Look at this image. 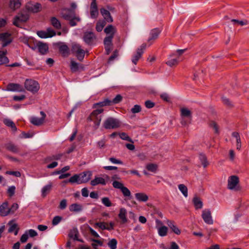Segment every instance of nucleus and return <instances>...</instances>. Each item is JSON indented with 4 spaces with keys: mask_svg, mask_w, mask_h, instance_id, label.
<instances>
[{
    "mask_svg": "<svg viewBox=\"0 0 249 249\" xmlns=\"http://www.w3.org/2000/svg\"><path fill=\"white\" fill-rule=\"evenodd\" d=\"M41 118L37 117H32L30 119L31 123L35 125H40L42 124L44 122V119L46 117V114L43 111L40 112Z\"/></svg>",
    "mask_w": 249,
    "mask_h": 249,
    "instance_id": "15",
    "label": "nucleus"
},
{
    "mask_svg": "<svg viewBox=\"0 0 249 249\" xmlns=\"http://www.w3.org/2000/svg\"><path fill=\"white\" fill-rule=\"evenodd\" d=\"M7 52L6 50H0V65L9 62V59L6 56Z\"/></svg>",
    "mask_w": 249,
    "mask_h": 249,
    "instance_id": "24",
    "label": "nucleus"
},
{
    "mask_svg": "<svg viewBox=\"0 0 249 249\" xmlns=\"http://www.w3.org/2000/svg\"><path fill=\"white\" fill-rule=\"evenodd\" d=\"M121 139L124 140H125L128 142H132L131 139L126 134V133L122 132L119 134Z\"/></svg>",
    "mask_w": 249,
    "mask_h": 249,
    "instance_id": "52",
    "label": "nucleus"
},
{
    "mask_svg": "<svg viewBox=\"0 0 249 249\" xmlns=\"http://www.w3.org/2000/svg\"><path fill=\"white\" fill-rule=\"evenodd\" d=\"M126 214H127L126 210L124 208H121L120 209V212H119V213L118 214V216H119V218L121 220L122 222L123 223H125L127 221Z\"/></svg>",
    "mask_w": 249,
    "mask_h": 249,
    "instance_id": "25",
    "label": "nucleus"
},
{
    "mask_svg": "<svg viewBox=\"0 0 249 249\" xmlns=\"http://www.w3.org/2000/svg\"><path fill=\"white\" fill-rule=\"evenodd\" d=\"M52 187V184L49 182V184L44 186L41 189L42 196H45L46 194L50 191Z\"/></svg>",
    "mask_w": 249,
    "mask_h": 249,
    "instance_id": "37",
    "label": "nucleus"
},
{
    "mask_svg": "<svg viewBox=\"0 0 249 249\" xmlns=\"http://www.w3.org/2000/svg\"><path fill=\"white\" fill-rule=\"evenodd\" d=\"M37 35L40 38H46L52 37L56 35L55 32L51 28H48L46 31H39L37 32Z\"/></svg>",
    "mask_w": 249,
    "mask_h": 249,
    "instance_id": "9",
    "label": "nucleus"
},
{
    "mask_svg": "<svg viewBox=\"0 0 249 249\" xmlns=\"http://www.w3.org/2000/svg\"><path fill=\"white\" fill-rule=\"evenodd\" d=\"M167 224L172 231L176 234L179 235L181 233L180 230L173 221L168 220Z\"/></svg>",
    "mask_w": 249,
    "mask_h": 249,
    "instance_id": "26",
    "label": "nucleus"
},
{
    "mask_svg": "<svg viewBox=\"0 0 249 249\" xmlns=\"http://www.w3.org/2000/svg\"><path fill=\"white\" fill-rule=\"evenodd\" d=\"M117 241L115 239H112L109 241L107 243L108 246L111 249H116L117 248Z\"/></svg>",
    "mask_w": 249,
    "mask_h": 249,
    "instance_id": "43",
    "label": "nucleus"
},
{
    "mask_svg": "<svg viewBox=\"0 0 249 249\" xmlns=\"http://www.w3.org/2000/svg\"><path fill=\"white\" fill-rule=\"evenodd\" d=\"M8 231L9 232H14V234L17 235L18 231V229L17 228V225L16 224H12L11 225L8 230Z\"/></svg>",
    "mask_w": 249,
    "mask_h": 249,
    "instance_id": "45",
    "label": "nucleus"
},
{
    "mask_svg": "<svg viewBox=\"0 0 249 249\" xmlns=\"http://www.w3.org/2000/svg\"><path fill=\"white\" fill-rule=\"evenodd\" d=\"M131 111L133 113H137L141 111V107L139 105H136L131 109Z\"/></svg>",
    "mask_w": 249,
    "mask_h": 249,
    "instance_id": "55",
    "label": "nucleus"
},
{
    "mask_svg": "<svg viewBox=\"0 0 249 249\" xmlns=\"http://www.w3.org/2000/svg\"><path fill=\"white\" fill-rule=\"evenodd\" d=\"M83 183H87L90 180L92 176V172L91 171H86L79 174Z\"/></svg>",
    "mask_w": 249,
    "mask_h": 249,
    "instance_id": "16",
    "label": "nucleus"
},
{
    "mask_svg": "<svg viewBox=\"0 0 249 249\" xmlns=\"http://www.w3.org/2000/svg\"><path fill=\"white\" fill-rule=\"evenodd\" d=\"M181 114L182 117L188 118H191L192 117L191 111L186 108L181 109Z\"/></svg>",
    "mask_w": 249,
    "mask_h": 249,
    "instance_id": "40",
    "label": "nucleus"
},
{
    "mask_svg": "<svg viewBox=\"0 0 249 249\" xmlns=\"http://www.w3.org/2000/svg\"><path fill=\"white\" fill-rule=\"evenodd\" d=\"M67 206V202L66 199L62 200L59 204V208L61 210L65 209Z\"/></svg>",
    "mask_w": 249,
    "mask_h": 249,
    "instance_id": "60",
    "label": "nucleus"
},
{
    "mask_svg": "<svg viewBox=\"0 0 249 249\" xmlns=\"http://www.w3.org/2000/svg\"><path fill=\"white\" fill-rule=\"evenodd\" d=\"M28 239V235L27 234V232H25V233L22 234L21 236L20 241L21 243H25Z\"/></svg>",
    "mask_w": 249,
    "mask_h": 249,
    "instance_id": "62",
    "label": "nucleus"
},
{
    "mask_svg": "<svg viewBox=\"0 0 249 249\" xmlns=\"http://www.w3.org/2000/svg\"><path fill=\"white\" fill-rule=\"evenodd\" d=\"M103 109L102 108L96 109L92 111L90 116L88 117V121L93 122L95 129L98 128L102 120V115L101 114L103 112Z\"/></svg>",
    "mask_w": 249,
    "mask_h": 249,
    "instance_id": "2",
    "label": "nucleus"
},
{
    "mask_svg": "<svg viewBox=\"0 0 249 249\" xmlns=\"http://www.w3.org/2000/svg\"><path fill=\"white\" fill-rule=\"evenodd\" d=\"M199 159L204 167H206L208 165V162L205 155L200 154L199 156Z\"/></svg>",
    "mask_w": 249,
    "mask_h": 249,
    "instance_id": "41",
    "label": "nucleus"
},
{
    "mask_svg": "<svg viewBox=\"0 0 249 249\" xmlns=\"http://www.w3.org/2000/svg\"><path fill=\"white\" fill-rule=\"evenodd\" d=\"M100 12L106 21L108 22H111L113 21V19L111 17L109 11L104 8H102L101 9Z\"/></svg>",
    "mask_w": 249,
    "mask_h": 249,
    "instance_id": "27",
    "label": "nucleus"
},
{
    "mask_svg": "<svg viewBox=\"0 0 249 249\" xmlns=\"http://www.w3.org/2000/svg\"><path fill=\"white\" fill-rule=\"evenodd\" d=\"M102 202L106 207H110L111 206V202L107 197L102 198Z\"/></svg>",
    "mask_w": 249,
    "mask_h": 249,
    "instance_id": "51",
    "label": "nucleus"
},
{
    "mask_svg": "<svg viewBox=\"0 0 249 249\" xmlns=\"http://www.w3.org/2000/svg\"><path fill=\"white\" fill-rule=\"evenodd\" d=\"M24 86L27 90L33 93L37 92L40 89L38 83L32 79H26L24 83Z\"/></svg>",
    "mask_w": 249,
    "mask_h": 249,
    "instance_id": "3",
    "label": "nucleus"
},
{
    "mask_svg": "<svg viewBox=\"0 0 249 249\" xmlns=\"http://www.w3.org/2000/svg\"><path fill=\"white\" fill-rule=\"evenodd\" d=\"M103 125L106 129H115L120 127V122L117 119L109 117L104 121Z\"/></svg>",
    "mask_w": 249,
    "mask_h": 249,
    "instance_id": "4",
    "label": "nucleus"
},
{
    "mask_svg": "<svg viewBox=\"0 0 249 249\" xmlns=\"http://www.w3.org/2000/svg\"><path fill=\"white\" fill-rule=\"evenodd\" d=\"M121 191L124 197H127L128 198L131 197V192L127 188L124 186L121 190Z\"/></svg>",
    "mask_w": 249,
    "mask_h": 249,
    "instance_id": "44",
    "label": "nucleus"
},
{
    "mask_svg": "<svg viewBox=\"0 0 249 249\" xmlns=\"http://www.w3.org/2000/svg\"><path fill=\"white\" fill-rule=\"evenodd\" d=\"M72 51L76 54L78 60L82 61L83 59L85 51L82 49L79 44L73 43L72 45Z\"/></svg>",
    "mask_w": 249,
    "mask_h": 249,
    "instance_id": "7",
    "label": "nucleus"
},
{
    "mask_svg": "<svg viewBox=\"0 0 249 249\" xmlns=\"http://www.w3.org/2000/svg\"><path fill=\"white\" fill-rule=\"evenodd\" d=\"M28 18L29 15L27 13H20L15 18L13 24L17 27H20V23L26 21Z\"/></svg>",
    "mask_w": 249,
    "mask_h": 249,
    "instance_id": "10",
    "label": "nucleus"
},
{
    "mask_svg": "<svg viewBox=\"0 0 249 249\" xmlns=\"http://www.w3.org/2000/svg\"><path fill=\"white\" fill-rule=\"evenodd\" d=\"M110 105L111 100H109L108 99H106L102 102H100L94 104L93 107L96 108L97 107V106L104 107L106 106H109Z\"/></svg>",
    "mask_w": 249,
    "mask_h": 249,
    "instance_id": "35",
    "label": "nucleus"
},
{
    "mask_svg": "<svg viewBox=\"0 0 249 249\" xmlns=\"http://www.w3.org/2000/svg\"><path fill=\"white\" fill-rule=\"evenodd\" d=\"M155 228L158 231V233L160 236L164 237L167 235L168 232V228L163 225L161 221L156 219L155 220Z\"/></svg>",
    "mask_w": 249,
    "mask_h": 249,
    "instance_id": "6",
    "label": "nucleus"
},
{
    "mask_svg": "<svg viewBox=\"0 0 249 249\" xmlns=\"http://www.w3.org/2000/svg\"><path fill=\"white\" fill-rule=\"evenodd\" d=\"M11 213V210L8 207V203L5 202L0 206V215L5 216Z\"/></svg>",
    "mask_w": 249,
    "mask_h": 249,
    "instance_id": "18",
    "label": "nucleus"
},
{
    "mask_svg": "<svg viewBox=\"0 0 249 249\" xmlns=\"http://www.w3.org/2000/svg\"><path fill=\"white\" fill-rule=\"evenodd\" d=\"M145 45L142 44L137 49L136 53L134 54L132 58V62L134 64L136 65L137 61L142 57V54L143 53L144 50L145 48Z\"/></svg>",
    "mask_w": 249,
    "mask_h": 249,
    "instance_id": "13",
    "label": "nucleus"
},
{
    "mask_svg": "<svg viewBox=\"0 0 249 249\" xmlns=\"http://www.w3.org/2000/svg\"><path fill=\"white\" fill-rule=\"evenodd\" d=\"M62 155L61 154H57L55 155H53L52 157H48L46 159V162H48L49 161H51L52 160H58L60 159Z\"/></svg>",
    "mask_w": 249,
    "mask_h": 249,
    "instance_id": "58",
    "label": "nucleus"
},
{
    "mask_svg": "<svg viewBox=\"0 0 249 249\" xmlns=\"http://www.w3.org/2000/svg\"><path fill=\"white\" fill-rule=\"evenodd\" d=\"M41 8V5L39 3H28L26 5L27 9L32 12L36 13L38 12Z\"/></svg>",
    "mask_w": 249,
    "mask_h": 249,
    "instance_id": "19",
    "label": "nucleus"
},
{
    "mask_svg": "<svg viewBox=\"0 0 249 249\" xmlns=\"http://www.w3.org/2000/svg\"><path fill=\"white\" fill-rule=\"evenodd\" d=\"M113 37L112 36H107L104 39L105 45H112V40Z\"/></svg>",
    "mask_w": 249,
    "mask_h": 249,
    "instance_id": "53",
    "label": "nucleus"
},
{
    "mask_svg": "<svg viewBox=\"0 0 249 249\" xmlns=\"http://www.w3.org/2000/svg\"><path fill=\"white\" fill-rule=\"evenodd\" d=\"M178 188L179 190L182 194L185 197H188V189L187 187L183 184L178 185Z\"/></svg>",
    "mask_w": 249,
    "mask_h": 249,
    "instance_id": "36",
    "label": "nucleus"
},
{
    "mask_svg": "<svg viewBox=\"0 0 249 249\" xmlns=\"http://www.w3.org/2000/svg\"><path fill=\"white\" fill-rule=\"evenodd\" d=\"M104 32L107 36H112L113 37L116 32L115 28L111 25L107 26L104 30Z\"/></svg>",
    "mask_w": 249,
    "mask_h": 249,
    "instance_id": "30",
    "label": "nucleus"
},
{
    "mask_svg": "<svg viewBox=\"0 0 249 249\" xmlns=\"http://www.w3.org/2000/svg\"><path fill=\"white\" fill-rule=\"evenodd\" d=\"M122 99V96L120 95H117L112 100H111V105L119 103L121 101Z\"/></svg>",
    "mask_w": 249,
    "mask_h": 249,
    "instance_id": "54",
    "label": "nucleus"
},
{
    "mask_svg": "<svg viewBox=\"0 0 249 249\" xmlns=\"http://www.w3.org/2000/svg\"><path fill=\"white\" fill-rule=\"evenodd\" d=\"M12 41L11 34L8 33H3L0 34V42L2 43L3 47H6Z\"/></svg>",
    "mask_w": 249,
    "mask_h": 249,
    "instance_id": "12",
    "label": "nucleus"
},
{
    "mask_svg": "<svg viewBox=\"0 0 249 249\" xmlns=\"http://www.w3.org/2000/svg\"><path fill=\"white\" fill-rule=\"evenodd\" d=\"M109 178L107 175H104L103 177L95 176L94 178L90 181V185L92 186H95L98 185L102 186L106 185L108 182Z\"/></svg>",
    "mask_w": 249,
    "mask_h": 249,
    "instance_id": "5",
    "label": "nucleus"
},
{
    "mask_svg": "<svg viewBox=\"0 0 249 249\" xmlns=\"http://www.w3.org/2000/svg\"><path fill=\"white\" fill-rule=\"evenodd\" d=\"M26 232H27L28 236L29 235L31 237L36 236L37 235V232L35 230L32 229L26 231Z\"/></svg>",
    "mask_w": 249,
    "mask_h": 249,
    "instance_id": "59",
    "label": "nucleus"
},
{
    "mask_svg": "<svg viewBox=\"0 0 249 249\" xmlns=\"http://www.w3.org/2000/svg\"><path fill=\"white\" fill-rule=\"evenodd\" d=\"M112 186L114 188L121 190L124 187V184L119 181L115 180L112 182Z\"/></svg>",
    "mask_w": 249,
    "mask_h": 249,
    "instance_id": "48",
    "label": "nucleus"
},
{
    "mask_svg": "<svg viewBox=\"0 0 249 249\" xmlns=\"http://www.w3.org/2000/svg\"><path fill=\"white\" fill-rule=\"evenodd\" d=\"M201 216L204 222L209 225H212L213 220L210 209H205L202 211Z\"/></svg>",
    "mask_w": 249,
    "mask_h": 249,
    "instance_id": "8",
    "label": "nucleus"
},
{
    "mask_svg": "<svg viewBox=\"0 0 249 249\" xmlns=\"http://www.w3.org/2000/svg\"><path fill=\"white\" fill-rule=\"evenodd\" d=\"M178 60L177 58H169V60L166 62V64L170 67H172L177 65L178 63Z\"/></svg>",
    "mask_w": 249,
    "mask_h": 249,
    "instance_id": "46",
    "label": "nucleus"
},
{
    "mask_svg": "<svg viewBox=\"0 0 249 249\" xmlns=\"http://www.w3.org/2000/svg\"><path fill=\"white\" fill-rule=\"evenodd\" d=\"M135 197L139 201L146 202L148 199V196L146 194L142 193H136Z\"/></svg>",
    "mask_w": 249,
    "mask_h": 249,
    "instance_id": "31",
    "label": "nucleus"
},
{
    "mask_svg": "<svg viewBox=\"0 0 249 249\" xmlns=\"http://www.w3.org/2000/svg\"><path fill=\"white\" fill-rule=\"evenodd\" d=\"M5 91H14V92H22L24 91L23 88L18 84L10 83L9 84L6 89H4Z\"/></svg>",
    "mask_w": 249,
    "mask_h": 249,
    "instance_id": "14",
    "label": "nucleus"
},
{
    "mask_svg": "<svg viewBox=\"0 0 249 249\" xmlns=\"http://www.w3.org/2000/svg\"><path fill=\"white\" fill-rule=\"evenodd\" d=\"M232 136L236 139V143H239L241 142L240 137L238 133L234 132L232 133Z\"/></svg>",
    "mask_w": 249,
    "mask_h": 249,
    "instance_id": "63",
    "label": "nucleus"
},
{
    "mask_svg": "<svg viewBox=\"0 0 249 249\" xmlns=\"http://www.w3.org/2000/svg\"><path fill=\"white\" fill-rule=\"evenodd\" d=\"M108 160L113 164H123V162L121 160L115 158L111 157Z\"/></svg>",
    "mask_w": 249,
    "mask_h": 249,
    "instance_id": "57",
    "label": "nucleus"
},
{
    "mask_svg": "<svg viewBox=\"0 0 249 249\" xmlns=\"http://www.w3.org/2000/svg\"><path fill=\"white\" fill-rule=\"evenodd\" d=\"M82 68V67L79 63L73 60L71 61V69L72 71H76Z\"/></svg>",
    "mask_w": 249,
    "mask_h": 249,
    "instance_id": "38",
    "label": "nucleus"
},
{
    "mask_svg": "<svg viewBox=\"0 0 249 249\" xmlns=\"http://www.w3.org/2000/svg\"><path fill=\"white\" fill-rule=\"evenodd\" d=\"M16 187L15 186H11L8 187L7 190V193L9 194V196H13L15 193Z\"/></svg>",
    "mask_w": 249,
    "mask_h": 249,
    "instance_id": "56",
    "label": "nucleus"
},
{
    "mask_svg": "<svg viewBox=\"0 0 249 249\" xmlns=\"http://www.w3.org/2000/svg\"><path fill=\"white\" fill-rule=\"evenodd\" d=\"M59 51L64 56H66L69 53V48L64 44H62L59 47Z\"/></svg>",
    "mask_w": 249,
    "mask_h": 249,
    "instance_id": "39",
    "label": "nucleus"
},
{
    "mask_svg": "<svg viewBox=\"0 0 249 249\" xmlns=\"http://www.w3.org/2000/svg\"><path fill=\"white\" fill-rule=\"evenodd\" d=\"M146 168L148 171L155 173L157 169V165L153 163L148 164L146 165Z\"/></svg>",
    "mask_w": 249,
    "mask_h": 249,
    "instance_id": "49",
    "label": "nucleus"
},
{
    "mask_svg": "<svg viewBox=\"0 0 249 249\" xmlns=\"http://www.w3.org/2000/svg\"><path fill=\"white\" fill-rule=\"evenodd\" d=\"M38 52L41 54H45L48 50V46L46 43L38 42L36 46Z\"/></svg>",
    "mask_w": 249,
    "mask_h": 249,
    "instance_id": "22",
    "label": "nucleus"
},
{
    "mask_svg": "<svg viewBox=\"0 0 249 249\" xmlns=\"http://www.w3.org/2000/svg\"><path fill=\"white\" fill-rule=\"evenodd\" d=\"M33 136V134H30L29 133H25L24 132H23L21 134L20 137L21 138H25V139H26V138H32Z\"/></svg>",
    "mask_w": 249,
    "mask_h": 249,
    "instance_id": "64",
    "label": "nucleus"
},
{
    "mask_svg": "<svg viewBox=\"0 0 249 249\" xmlns=\"http://www.w3.org/2000/svg\"><path fill=\"white\" fill-rule=\"evenodd\" d=\"M69 236L70 237L72 238L75 240H78L82 242V240H79L78 239V231L76 230L71 231L69 233Z\"/></svg>",
    "mask_w": 249,
    "mask_h": 249,
    "instance_id": "47",
    "label": "nucleus"
},
{
    "mask_svg": "<svg viewBox=\"0 0 249 249\" xmlns=\"http://www.w3.org/2000/svg\"><path fill=\"white\" fill-rule=\"evenodd\" d=\"M94 227H99L102 230H107V224L105 222H97L94 224Z\"/></svg>",
    "mask_w": 249,
    "mask_h": 249,
    "instance_id": "50",
    "label": "nucleus"
},
{
    "mask_svg": "<svg viewBox=\"0 0 249 249\" xmlns=\"http://www.w3.org/2000/svg\"><path fill=\"white\" fill-rule=\"evenodd\" d=\"M51 24L56 29H60L61 27V24L60 21L55 17H53L50 19Z\"/></svg>",
    "mask_w": 249,
    "mask_h": 249,
    "instance_id": "32",
    "label": "nucleus"
},
{
    "mask_svg": "<svg viewBox=\"0 0 249 249\" xmlns=\"http://www.w3.org/2000/svg\"><path fill=\"white\" fill-rule=\"evenodd\" d=\"M238 183V178L236 176H231L228 179V188L231 190H235Z\"/></svg>",
    "mask_w": 249,
    "mask_h": 249,
    "instance_id": "11",
    "label": "nucleus"
},
{
    "mask_svg": "<svg viewBox=\"0 0 249 249\" xmlns=\"http://www.w3.org/2000/svg\"><path fill=\"white\" fill-rule=\"evenodd\" d=\"M69 182L72 183H76L77 184H82L83 182L81 179V177L80 174H75L71 177L69 180Z\"/></svg>",
    "mask_w": 249,
    "mask_h": 249,
    "instance_id": "29",
    "label": "nucleus"
},
{
    "mask_svg": "<svg viewBox=\"0 0 249 249\" xmlns=\"http://www.w3.org/2000/svg\"><path fill=\"white\" fill-rule=\"evenodd\" d=\"M90 17L95 18L98 17L99 12L96 3H91L90 8Z\"/></svg>",
    "mask_w": 249,
    "mask_h": 249,
    "instance_id": "20",
    "label": "nucleus"
},
{
    "mask_svg": "<svg viewBox=\"0 0 249 249\" xmlns=\"http://www.w3.org/2000/svg\"><path fill=\"white\" fill-rule=\"evenodd\" d=\"M61 219H62V218L60 216H55L53 219V221H52L53 225H54V226L57 225L60 222Z\"/></svg>",
    "mask_w": 249,
    "mask_h": 249,
    "instance_id": "61",
    "label": "nucleus"
},
{
    "mask_svg": "<svg viewBox=\"0 0 249 249\" xmlns=\"http://www.w3.org/2000/svg\"><path fill=\"white\" fill-rule=\"evenodd\" d=\"M83 207L80 204L77 203H73L69 207V210L71 212L78 213L82 211Z\"/></svg>",
    "mask_w": 249,
    "mask_h": 249,
    "instance_id": "28",
    "label": "nucleus"
},
{
    "mask_svg": "<svg viewBox=\"0 0 249 249\" xmlns=\"http://www.w3.org/2000/svg\"><path fill=\"white\" fill-rule=\"evenodd\" d=\"M20 5V0H10V7L13 10L19 8Z\"/></svg>",
    "mask_w": 249,
    "mask_h": 249,
    "instance_id": "34",
    "label": "nucleus"
},
{
    "mask_svg": "<svg viewBox=\"0 0 249 249\" xmlns=\"http://www.w3.org/2000/svg\"><path fill=\"white\" fill-rule=\"evenodd\" d=\"M60 14L61 17L65 19L70 21V24L71 26H75L77 22H79L80 20L78 17L75 16L73 10L64 9L62 10Z\"/></svg>",
    "mask_w": 249,
    "mask_h": 249,
    "instance_id": "1",
    "label": "nucleus"
},
{
    "mask_svg": "<svg viewBox=\"0 0 249 249\" xmlns=\"http://www.w3.org/2000/svg\"><path fill=\"white\" fill-rule=\"evenodd\" d=\"M3 123L6 126L11 127L12 131H16L17 130V127L12 120L9 119H5L3 120Z\"/></svg>",
    "mask_w": 249,
    "mask_h": 249,
    "instance_id": "33",
    "label": "nucleus"
},
{
    "mask_svg": "<svg viewBox=\"0 0 249 249\" xmlns=\"http://www.w3.org/2000/svg\"><path fill=\"white\" fill-rule=\"evenodd\" d=\"M160 32L161 31L158 28H155L152 30L150 33V36L148 38V41L150 42L152 40L156 39L158 37Z\"/></svg>",
    "mask_w": 249,
    "mask_h": 249,
    "instance_id": "21",
    "label": "nucleus"
},
{
    "mask_svg": "<svg viewBox=\"0 0 249 249\" xmlns=\"http://www.w3.org/2000/svg\"><path fill=\"white\" fill-rule=\"evenodd\" d=\"M106 25V22L104 20H99L97 23V24H96V29L97 30V31L98 32H101L104 27Z\"/></svg>",
    "mask_w": 249,
    "mask_h": 249,
    "instance_id": "42",
    "label": "nucleus"
},
{
    "mask_svg": "<svg viewBox=\"0 0 249 249\" xmlns=\"http://www.w3.org/2000/svg\"><path fill=\"white\" fill-rule=\"evenodd\" d=\"M95 38V36L93 33L91 32H86L83 37L84 41L88 44H91Z\"/></svg>",
    "mask_w": 249,
    "mask_h": 249,
    "instance_id": "17",
    "label": "nucleus"
},
{
    "mask_svg": "<svg viewBox=\"0 0 249 249\" xmlns=\"http://www.w3.org/2000/svg\"><path fill=\"white\" fill-rule=\"evenodd\" d=\"M192 201L196 210L201 209L202 208L203 204L202 201L199 197L196 196H194L193 198Z\"/></svg>",
    "mask_w": 249,
    "mask_h": 249,
    "instance_id": "23",
    "label": "nucleus"
}]
</instances>
